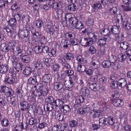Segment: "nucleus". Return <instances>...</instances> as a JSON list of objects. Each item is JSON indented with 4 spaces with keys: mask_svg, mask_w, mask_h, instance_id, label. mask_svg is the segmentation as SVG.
<instances>
[{
    "mask_svg": "<svg viewBox=\"0 0 131 131\" xmlns=\"http://www.w3.org/2000/svg\"><path fill=\"white\" fill-rule=\"evenodd\" d=\"M11 27H4V31H6L7 33V35L10 37L15 38L16 35V32L15 31V28H13Z\"/></svg>",
    "mask_w": 131,
    "mask_h": 131,
    "instance_id": "1",
    "label": "nucleus"
},
{
    "mask_svg": "<svg viewBox=\"0 0 131 131\" xmlns=\"http://www.w3.org/2000/svg\"><path fill=\"white\" fill-rule=\"evenodd\" d=\"M23 50L21 48L18 46L15 48L14 44L13 43L12 49H11V51L16 56H18L19 54L20 57L22 56L23 54L22 53Z\"/></svg>",
    "mask_w": 131,
    "mask_h": 131,
    "instance_id": "2",
    "label": "nucleus"
},
{
    "mask_svg": "<svg viewBox=\"0 0 131 131\" xmlns=\"http://www.w3.org/2000/svg\"><path fill=\"white\" fill-rule=\"evenodd\" d=\"M13 43V42H9L7 45L4 43L2 44L0 46V49L4 52H8L10 50L11 51Z\"/></svg>",
    "mask_w": 131,
    "mask_h": 131,
    "instance_id": "3",
    "label": "nucleus"
},
{
    "mask_svg": "<svg viewBox=\"0 0 131 131\" xmlns=\"http://www.w3.org/2000/svg\"><path fill=\"white\" fill-rule=\"evenodd\" d=\"M9 69L8 66L7 64H2L0 67V73H2L1 78H4V77L6 75L5 74L7 72Z\"/></svg>",
    "mask_w": 131,
    "mask_h": 131,
    "instance_id": "4",
    "label": "nucleus"
},
{
    "mask_svg": "<svg viewBox=\"0 0 131 131\" xmlns=\"http://www.w3.org/2000/svg\"><path fill=\"white\" fill-rule=\"evenodd\" d=\"M103 114V112L102 110L90 111V115L92 116L93 118L99 117L102 116Z\"/></svg>",
    "mask_w": 131,
    "mask_h": 131,
    "instance_id": "5",
    "label": "nucleus"
},
{
    "mask_svg": "<svg viewBox=\"0 0 131 131\" xmlns=\"http://www.w3.org/2000/svg\"><path fill=\"white\" fill-rule=\"evenodd\" d=\"M5 77L2 79H5L4 82L5 83L8 84H14L15 82V78L12 77H9V75H6Z\"/></svg>",
    "mask_w": 131,
    "mask_h": 131,
    "instance_id": "6",
    "label": "nucleus"
},
{
    "mask_svg": "<svg viewBox=\"0 0 131 131\" xmlns=\"http://www.w3.org/2000/svg\"><path fill=\"white\" fill-rule=\"evenodd\" d=\"M20 107L22 110H26L27 112H29V110L30 105L27 102L24 101L20 102Z\"/></svg>",
    "mask_w": 131,
    "mask_h": 131,
    "instance_id": "7",
    "label": "nucleus"
},
{
    "mask_svg": "<svg viewBox=\"0 0 131 131\" xmlns=\"http://www.w3.org/2000/svg\"><path fill=\"white\" fill-rule=\"evenodd\" d=\"M64 82V81L62 82L61 80L59 82H55L53 86L54 89L56 90H59L62 89L63 87V84Z\"/></svg>",
    "mask_w": 131,
    "mask_h": 131,
    "instance_id": "8",
    "label": "nucleus"
},
{
    "mask_svg": "<svg viewBox=\"0 0 131 131\" xmlns=\"http://www.w3.org/2000/svg\"><path fill=\"white\" fill-rule=\"evenodd\" d=\"M29 33L28 31L26 29L20 30L18 32V36L20 38H24L25 37L27 36V35H29Z\"/></svg>",
    "mask_w": 131,
    "mask_h": 131,
    "instance_id": "9",
    "label": "nucleus"
},
{
    "mask_svg": "<svg viewBox=\"0 0 131 131\" xmlns=\"http://www.w3.org/2000/svg\"><path fill=\"white\" fill-rule=\"evenodd\" d=\"M16 20L15 18H11L8 21L9 25L6 26L4 27H11L13 28H15L16 27Z\"/></svg>",
    "mask_w": 131,
    "mask_h": 131,
    "instance_id": "10",
    "label": "nucleus"
},
{
    "mask_svg": "<svg viewBox=\"0 0 131 131\" xmlns=\"http://www.w3.org/2000/svg\"><path fill=\"white\" fill-rule=\"evenodd\" d=\"M113 103L115 106L120 107L123 105V102L122 100L117 99L113 100Z\"/></svg>",
    "mask_w": 131,
    "mask_h": 131,
    "instance_id": "11",
    "label": "nucleus"
},
{
    "mask_svg": "<svg viewBox=\"0 0 131 131\" xmlns=\"http://www.w3.org/2000/svg\"><path fill=\"white\" fill-rule=\"evenodd\" d=\"M63 80L64 81L63 83L66 88H70L73 86V83L72 80L69 79V80L66 81Z\"/></svg>",
    "mask_w": 131,
    "mask_h": 131,
    "instance_id": "12",
    "label": "nucleus"
},
{
    "mask_svg": "<svg viewBox=\"0 0 131 131\" xmlns=\"http://www.w3.org/2000/svg\"><path fill=\"white\" fill-rule=\"evenodd\" d=\"M47 111L49 113L52 110L54 111H56V108L55 107L54 105L51 103H48L47 104L46 106Z\"/></svg>",
    "mask_w": 131,
    "mask_h": 131,
    "instance_id": "13",
    "label": "nucleus"
},
{
    "mask_svg": "<svg viewBox=\"0 0 131 131\" xmlns=\"http://www.w3.org/2000/svg\"><path fill=\"white\" fill-rule=\"evenodd\" d=\"M120 28L119 26L116 25L113 26L111 29V32L113 34H118L119 32Z\"/></svg>",
    "mask_w": 131,
    "mask_h": 131,
    "instance_id": "14",
    "label": "nucleus"
},
{
    "mask_svg": "<svg viewBox=\"0 0 131 131\" xmlns=\"http://www.w3.org/2000/svg\"><path fill=\"white\" fill-rule=\"evenodd\" d=\"M89 85H88L89 86V88L92 90L96 91L98 90V89L99 87V85L97 84L96 83H89Z\"/></svg>",
    "mask_w": 131,
    "mask_h": 131,
    "instance_id": "15",
    "label": "nucleus"
},
{
    "mask_svg": "<svg viewBox=\"0 0 131 131\" xmlns=\"http://www.w3.org/2000/svg\"><path fill=\"white\" fill-rule=\"evenodd\" d=\"M107 38H104L100 39L97 41V44L99 46L103 47L106 45Z\"/></svg>",
    "mask_w": 131,
    "mask_h": 131,
    "instance_id": "16",
    "label": "nucleus"
},
{
    "mask_svg": "<svg viewBox=\"0 0 131 131\" xmlns=\"http://www.w3.org/2000/svg\"><path fill=\"white\" fill-rule=\"evenodd\" d=\"M33 64L35 68L39 69L42 68V64L41 62L38 61H35L33 62Z\"/></svg>",
    "mask_w": 131,
    "mask_h": 131,
    "instance_id": "17",
    "label": "nucleus"
},
{
    "mask_svg": "<svg viewBox=\"0 0 131 131\" xmlns=\"http://www.w3.org/2000/svg\"><path fill=\"white\" fill-rule=\"evenodd\" d=\"M34 95L38 97V99L42 100L43 99L42 91L41 90H37L34 93Z\"/></svg>",
    "mask_w": 131,
    "mask_h": 131,
    "instance_id": "18",
    "label": "nucleus"
},
{
    "mask_svg": "<svg viewBox=\"0 0 131 131\" xmlns=\"http://www.w3.org/2000/svg\"><path fill=\"white\" fill-rule=\"evenodd\" d=\"M51 75L50 74H45L43 76L42 80L46 83H49L51 80Z\"/></svg>",
    "mask_w": 131,
    "mask_h": 131,
    "instance_id": "19",
    "label": "nucleus"
},
{
    "mask_svg": "<svg viewBox=\"0 0 131 131\" xmlns=\"http://www.w3.org/2000/svg\"><path fill=\"white\" fill-rule=\"evenodd\" d=\"M91 63L92 67L94 69H97L100 67L99 63L97 60L92 61Z\"/></svg>",
    "mask_w": 131,
    "mask_h": 131,
    "instance_id": "20",
    "label": "nucleus"
},
{
    "mask_svg": "<svg viewBox=\"0 0 131 131\" xmlns=\"http://www.w3.org/2000/svg\"><path fill=\"white\" fill-rule=\"evenodd\" d=\"M63 102L59 99H57L55 100L54 103V106L57 108L58 106H61L63 105Z\"/></svg>",
    "mask_w": 131,
    "mask_h": 131,
    "instance_id": "21",
    "label": "nucleus"
},
{
    "mask_svg": "<svg viewBox=\"0 0 131 131\" xmlns=\"http://www.w3.org/2000/svg\"><path fill=\"white\" fill-rule=\"evenodd\" d=\"M65 37L68 40H71L75 37V35L73 32H69L66 34Z\"/></svg>",
    "mask_w": 131,
    "mask_h": 131,
    "instance_id": "22",
    "label": "nucleus"
},
{
    "mask_svg": "<svg viewBox=\"0 0 131 131\" xmlns=\"http://www.w3.org/2000/svg\"><path fill=\"white\" fill-rule=\"evenodd\" d=\"M118 85L122 87H124L127 85L126 80L124 78H121L118 81Z\"/></svg>",
    "mask_w": 131,
    "mask_h": 131,
    "instance_id": "23",
    "label": "nucleus"
},
{
    "mask_svg": "<svg viewBox=\"0 0 131 131\" xmlns=\"http://www.w3.org/2000/svg\"><path fill=\"white\" fill-rule=\"evenodd\" d=\"M100 125L102 127L106 125L107 124V118L104 117H102L99 119Z\"/></svg>",
    "mask_w": 131,
    "mask_h": 131,
    "instance_id": "24",
    "label": "nucleus"
},
{
    "mask_svg": "<svg viewBox=\"0 0 131 131\" xmlns=\"http://www.w3.org/2000/svg\"><path fill=\"white\" fill-rule=\"evenodd\" d=\"M129 44L126 42H122L120 43V50H124L129 48Z\"/></svg>",
    "mask_w": 131,
    "mask_h": 131,
    "instance_id": "25",
    "label": "nucleus"
},
{
    "mask_svg": "<svg viewBox=\"0 0 131 131\" xmlns=\"http://www.w3.org/2000/svg\"><path fill=\"white\" fill-rule=\"evenodd\" d=\"M69 21L70 24L74 26L79 22L77 18L75 17L69 18Z\"/></svg>",
    "mask_w": 131,
    "mask_h": 131,
    "instance_id": "26",
    "label": "nucleus"
},
{
    "mask_svg": "<svg viewBox=\"0 0 131 131\" xmlns=\"http://www.w3.org/2000/svg\"><path fill=\"white\" fill-rule=\"evenodd\" d=\"M1 123L3 127H10L9 122L6 119H3L1 121Z\"/></svg>",
    "mask_w": 131,
    "mask_h": 131,
    "instance_id": "27",
    "label": "nucleus"
},
{
    "mask_svg": "<svg viewBox=\"0 0 131 131\" xmlns=\"http://www.w3.org/2000/svg\"><path fill=\"white\" fill-rule=\"evenodd\" d=\"M100 32L102 35L104 36H109L111 32L109 29L106 28H103L100 30Z\"/></svg>",
    "mask_w": 131,
    "mask_h": 131,
    "instance_id": "28",
    "label": "nucleus"
},
{
    "mask_svg": "<svg viewBox=\"0 0 131 131\" xmlns=\"http://www.w3.org/2000/svg\"><path fill=\"white\" fill-rule=\"evenodd\" d=\"M61 109H62V112L63 113L68 112L71 110L69 106L67 105H65L62 106Z\"/></svg>",
    "mask_w": 131,
    "mask_h": 131,
    "instance_id": "29",
    "label": "nucleus"
},
{
    "mask_svg": "<svg viewBox=\"0 0 131 131\" xmlns=\"http://www.w3.org/2000/svg\"><path fill=\"white\" fill-rule=\"evenodd\" d=\"M102 66L105 68H107L111 67V63L110 60H106L102 62Z\"/></svg>",
    "mask_w": 131,
    "mask_h": 131,
    "instance_id": "30",
    "label": "nucleus"
},
{
    "mask_svg": "<svg viewBox=\"0 0 131 131\" xmlns=\"http://www.w3.org/2000/svg\"><path fill=\"white\" fill-rule=\"evenodd\" d=\"M32 69L31 68L29 67H26L24 70L23 73L24 74L29 75L32 72Z\"/></svg>",
    "mask_w": 131,
    "mask_h": 131,
    "instance_id": "31",
    "label": "nucleus"
},
{
    "mask_svg": "<svg viewBox=\"0 0 131 131\" xmlns=\"http://www.w3.org/2000/svg\"><path fill=\"white\" fill-rule=\"evenodd\" d=\"M21 20L24 23H28L29 20V16L27 15L23 14L21 15Z\"/></svg>",
    "mask_w": 131,
    "mask_h": 131,
    "instance_id": "32",
    "label": "nucleus"
},
{
    "mask_svg": "<svg viewBox=\"0 0 131 131\" xmlns=\"http://www.w3.org/2000/svg\"><path fill=\"white\" fill-rule=\"evenodd\" d=\"M41 90L42 95H43V97L44 99V96L47 95L48 93L49 89L47 86L46 85H45L44 87Z\"/></svg>",
    "mask_w": 131,
    "mask_h": 131,
    "instance_id": "33",
    "label": "nucleus"
},
{
    "mask_svg": "<svg viewBox=\"0 0 131 131\" xmlns=\"http://www.w3.org/2000/svg\"><path fill=\"white\" fill-rule=\"evenodd\" d=\"M118 58L119 61L123 62L126 60L127 57L124 54L122 53H119L118 55Z\"/></svg>",
    "mask_w": 131,
    "mask_h": 131,
    "instance_id": "34",
    "label": "nucleus"
},
{
    "mask_svg": "<svg viewBox=\"0 0 131 131\" xmlns=\"http://www.w3.org/2000/svg\"><path fill=\"white\" fill-rule=\"evenodd\" d=\"M30 58L27 55L23 56L21 58V61L24 63H27L30 61Z\"/></svg>",
    "mask_w": 131,
    "mask_h": 131,
    "instance_id": "35",
    "label": "nucleus"
},
{
    "mask_svg": "<svg viewBox=\"0 0 131 131\" xmlns=\"http://www.w3.org/2000/svg\"><path fill=\"white\" fill-rule=\"evenodd\" d=\"M94 32L93 29L90 27L85 29L84 30L82 31V33L85 35L88 34L90 33H93Z\"/></svg>",
    "mask_w": 131,
    "mask_h": 131,
    "instance_id": "36",
    "label": "nucleus"
},
{
    "mask_svg": "<svg viewBox=\"0 0 131 131\" xmlns=\"http://www.w3.org/2000/svg\"><path fill=\"white\" fill-rule=\"evenodd\" d=\"M89 108H80L78 110V111L80 113L82 114H84L88 111V109Z\"/></svg>",
    "mask_w": 131,
    "mask_h": 131,
    "instance_id": "37",
    "label": "nucleus"
},
{
    "mask_svg": "<svg viewBox=\"0 0 131 131\" xmlns=\"http://www.w3.org/2000/svg\"><path fill=\"white\" fill-rule=\"evenodd\" d=\"M115 37L113 38L115 40L117 41L118 42L122 40V38L123 36L122 34H120L118 33V34H115Z\"/></svg>",
    "mask_w": 131,
    "mask_h": 131,
    "instance_id": "38",
    "label": "nucleus"
},
{
    "mask_svg": "<svg viewBox=\"0 0 131 131\" xmlns=\"http://www.w3.org/2000/svg\"><path fill=\"white\" fill-rule=\"evenodd\" d=\"M114 118L112 116H110L107 118V123L111 125H113L115 124V120Z\"/></svg>",
    "mask_w": 131,
    "mask_h": 131,
    "instance_id": "39",
    "label": "nucleus"
},
{
    "mask_svg": "<svg viewBox=\"0 0 131 131\" xmlns=\"http://www.w3.org/2000/svg\"><path fill=\"white\" fill-rule=\"evenodd\" d=\"M77 70L80 72H84L86 71L85 68L84 66H82L80 63L78 64L77 68Z\"/></svg>",
    "mask_w": 131,
    "mask_h": 131,
    "instance_id": "40",
    "label": "nucleus"
},
{
    "mask_svg": "<svg viewBox=\"0 0 131 131\" xmlns=\"http://www.w3.org/2000/svg\"><path fill=\"white\" fill-rule=\"evenodd\" d=\"M14 94V92L13 90L11 88H9L7 91L5 95L7 97H11Z\"/></svg>",
    "mask_w": 131,
    "mask_h": 131,
    "instance_id": "41",
    "label": "nucleus"
},
{
    "mask_svg": "<svg viewBox=\"0 0 131 131\" xmlns=\"http://www.w3.org/2000/svg\"><path fill=\"white\" fill-rule=\"evenodd\" d=\"M77 122L74 120H72L70 121L69 122V125L71 128L75 127H77Z\"/></svg>",
    "mask_w": 131,
    "mask_h": 131,
    "instance_id": "42",
    "label": "nucleus"
},
{
    "mask_svg": "<svg viewBox=\"0 0 131 131\" xmlns=\"http://www.w3.org/2000/svg\"><path fill=\"white\" fill-rule=\"evenodd\" d=\"M54 98L52 96H49L45 99V101L49 103H54L55 101Z\"/></svg>",
    "mask_w": 131,
    "mask_h": 131,
    "instance_id": "43",
    "label": "nucleus"
},
{
    "mask_svg": "<svg viewBox=\"0 0 131 131\" xmlns=\"http://www.w3.org/2000/svg\"><path fill=\"white\" fill-rule=\"evenodd\" d=\"M35 25L39 29L41 28L42 26H43V22L41 20H37L35 22Z\"/></svg>",
    "mask_w": 131,
    "mask_h": 131,
    "instance_id": "44",
    "label": "nucleus"
},
{
    "mask_svg": "<svg viewBox=\"0 0 131 131\" xmlns=\"http://www.w3.org/2000/svg\"><path fill=\"white\" fill-rule=\"evenodd\" d=\"M92 107L91 108V109H90L91 111L101 110H99V108H100V105L98 103L94 104L92 105Z\"/></svg>",
    "mask_w": 131,
    "mask_h": 131,
    "instance_id": "45",
    "label": "nucleus"
},
{
    "mask_svg": "<svg viewBox=\"0 0 131 131\" xmlns=\"http://www.w3.org/2000/svg\"><path fill=\"white\" fill-rule=\"evenodd\" d=\"M71 40V43L72 46L78 45L80 43L79 40L75 37Z\"/></svg>",
    "mask_w": 131,
    "mask_h": 131,
    "instance_id": "46",
    "label": "nucleus"
},
{
    "mask_svg": "<svg viewBox=\"0 0 131 131\" xmlns=\"http://www.w3.org/2000/svg\"><path fill=\"white\" fill-rule=\"evenodd\" d=\"M93 43V39L91 38H89L85 44V47L91 46Z\"/></svg>",
    "mask_w": 131,
    "mask_h": 131,
    "instance_id": "47",
    "label": "nucleus"
},
{
    "mask_svg": "<svg viewBox=\"0 0 131 131\" xmlns=\"http://www.w3.org/2000/svg\"><path fill=\"white\" fill-rule=\"evenodd\" d=\"M8 88H9L6 86L2 85L0 87V92L1 93H5H5H6Z\"/></svg>",
    "mask_w": 131,
    "mask_h": 131,
    "instance_id": "48",
    "label": "nucleus"
},
{
    "mask_svg": "<svg viewBox=\"0 0 131 131\" xmlns=\"http://www.w3.org/2000/svg\"><path fill=\"white\" fill-rule=\"evenodd\" d=\"M123 27L126 30H130L131 28V24L127 21L124 24Z\"/></svg>",
    "mask_w": 131,
    "mask_h": 131,
    "instance_id": "49",
    "label": "nucleus"
},
{
    "mask_svg": "<svg viewBox=\"0 0 131 131\" xmlns=\"http://www.w3.org/2000/svg\"><path fill=\"white\" fill-rule=\"evenodd\" d=\"M28 123L30 125H33L37 124L36 119L34 118H32L29 119L28 121Z\"/></svg>",
    "mask_w": 131,
    "mask_h": 131,
    "instance_id": "50",
    "label": "nucleus"
},
{
    "mask_svg": "<svg viewBox=\"0 0 131 131\" xmlns=\"http://www.w3.org/2000/svg\"><path fill=\"white\" fill-rule=\"evenodd\" d=\"M74 27L76 29H82L84 27V25L82 23L78 22L74 26Z\"/></svg>",
    "mask_w": 131,
    "mask_h": 131,
    "instance_id": "51",
    "label": "nucleus"
},
{
    "mask_svg": "<svg viewBox=\"0 0 131 131\" xmlns=\"http://www.w3.org/2000/svg\"><path fill=\"white\" fill-rule=\"evenodd\" d=\"M77 5L73 4H70L68 6V9L70 11H75L76 9Z\"/></svg>",
    "mask_w": 131,
    "mask_h": 131,
    "instance_id": "52",
    "label": "nucleus"
},
{
    "mask_svg": "<svg viewBox=\"0 0 131 131\" xmlns=\"http://www.w3.org/2000/svg\"><path fill=\"white\" fill-rule=\"evenodd\" d=\"M84 99L82 96H79L75 100V104H80V103L83 102Z\"/></svg>",
    "mask_w": 131,
    "mask_h": 131,
    "instance_id": "53",
    "label": "nucleus"
},
{
    "mask_svg": "<svg viewBox=\"0 0 131 131\" xmlns=\"http://www.w3.org/2000/svg\"><path fill=\"white\" fill-rule=\"evenodd\" d=\"M44 63L47 66H50L53 63V62L51 58H48L45 59Z\"/></svg>",
    "mask_w": 131,
    "mask_h": 131,
    "instance_id": "54",
    "label": "nucleus"
},
{
    "mask_svg": "<svg viewBox=\"0 0 131 131\" xmlns=\"http://www.w3.org/2000/svg\"><path fill=\"white\" fill-rule=\"evenodd\" d=\"M45 85H44L43 84L41 83H38L37 85L34 86V87L36 89V90H41L43 89Z\"/></svg>",
    "mask_w": 131,
    "mask_h": 131,
    "instance_id": "55",
    "label": "nucleus"
},
{
    "mask_svg": "<svg viewBox=\"0 0 131 131\" xmlns=\"http://www.w3.org/2000/svg\"><path fill=\"white\" fill-rule=\"evenodd\" d=\"M73 54L71 53H68L66 54L65 58L67 60H72L73 59Z\"/></svg>",
    "mask_w": 131,
    "mask_h": 131,
    "instance_id": "56",
    "label": "nucleus"
},
{
    "mask_svg": "<svg viewBox=\"0 0 131 131\" xmlns=\"http://www.w3.org/2000/svg\"><path fill=\"white\" fill-rule=\"evenodd\" d=\"M65 73L66 75H68L69 78H70L74 74V72L72 70H68L67 71H65Z\"/></svg>",
    "mask_w": 131,
    "mask_h": 131,
    "instance_id": "57",
    "label": "nucleus"
},
{
    "mask_svg": "<svg viewBox=\"0 0 131 131\" xmlns=\"http://www.w3.org/2000/svg\"><path fill=\"white\" fill-rule=\"evenodd\" d=\"M6 99L4 96H2L0 98V105L4 106L6 103Z\"/></svg>",
    "mask_w": 131,
    "mask_h": 131,
    "instance_id": "58",
    "label": "nucleus"
},
{
    "mask_svg": "<svg viewBox=\"0 0 131 131\" xmlns=\"http://www.w3.org/2000/svg\"><path fill=\"white\" fill-rule=\"evenodd\" d=\"M89 51L90 53L93 54L96 53V50L94 46H92L90 47L89 49Z\"/></svg>",
    "mask_w": 131,
    "mask_h": 131,
    "instance_id": "59",
    "label": "nucleus"
},
{
    "mask_svg": "<svg viewBox=\"0 0 131 131\" xmlns=\"http://www.w3.org/2000/svg\"><path fill=\"white\" fill-rule=\"evenodd\" d=\"M42 48L41 46H36L34 48V51L37 53H41L42 52Z\"/></svg>",
    "mask_w": 131,
    "mask_h": 131,
    "instance_id": "60",
    "label": "nucleus"
},
{
    "mask_svg": "<svg viewBox=\"0 0 131 131\" xmlns=\"http://www.w3.org/2000/svg\"><path fill=\"white\" fill-rule=\"evenodd\" d=\"M41 47H42V52L47 53L49 51V48L48 46L43 45L41 46Z\"/></svg>",
    "mask_w": 131,
    "mask_h": 131,
    "instance_id": "61",
    "label": "nucleus"
},
{
    "mask_svg": "<svg viewBox=\"0 0 131 131\" xmlns=\"http://www.w3.org/2000/svg\"><path fill=\"white\" fill-rule=\"evenodd\" d=\"M28 82L32 84H35L37 82L36 79L34 78L31 77L28 80Z\"/></svg>",
    "mask_w": 131,
    "mask_h": 131,
    "instance_id": "62",
    "label": "nucleus"
},
{
    "mask_svg": "<svg viewBox=\"0 0 131 131\" xmlns=\"http://www.w3.org/2000/svg\"><path fill=\"white\" fill-rule=\"evenodd\" d=\"M47 124L45 122H43L40 123L38 126V128L42 129L47 126Z\"/></svg>",
    "mask_w": 131,
    "mask_h": 131,
    "instance_id": "63",
    "label": "nucleus"
},
{
    "mask_svg": "<svg viewBox=\"0 0 131 131\" xmlns=\"http://www.w3.org/2000/svg\"><path fill=\"white\" fill-rule=\"evenodd\" d=\"M52 7L53 8L57 9H59L60 7H61V5L59 3H58L57 2H55L53 4Z\"/></svg>",
    "mask_w": 131,
    "mask_h": 131,
    "instance_id": "64",
    "label": "nucleus"
}]
</instances>
